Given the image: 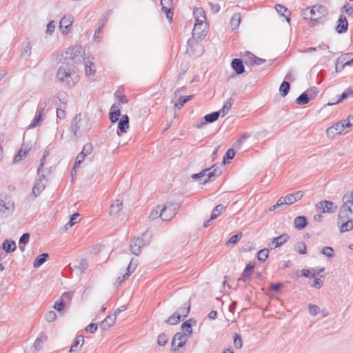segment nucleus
I'll use <instances>...</instances> for the list:
<instances>
[{"label": "nucleus", "instance_id": "obj_1", "mask_svg": "<svg viewBox=\"0 0 353 353\" xmlns=\"http://www.w3.org/2000/svg\"><path fill=\"white\" fill-rule=\"evenodd\" d=\"M79 80V75L69 62L63 63L58 68L56 74V81L63 87L71 89Z\"/></svg>", "mask_w": 353, "mask_h": 353}, {"label": "nucleus", "instance_id": "obj_2", "mask_svg": "<svg viewBox=\"0 0 353 353\" xmlns=\"http://www.w3.org/2000/svg\"><path fill=\"white\" fill-rule=\"evenodd\" d=\"M137 267V263L131 260L130 262L126 261L123 264L119 265L114 270V276L116 282L121 285L124 281L127 280L130 274L134 272Z\"/></svg>", "mask_w": 353, "mask_h": 353}, {"label": "nucleus", "instance_id": "obj_3", "mask_svg": "<svg viewBox=\"0 0 353 353\" xmlns=\"http://www.w3.org/2000/svg\"><path fill=\"white\" fill-rule=\"evenodd\" d=\"M90 128L91 124L88 119L81 115V114L76 115L71 123V132L76 137H81L88 132Z\"/></svg>", "mask_w": 353, "mask_h": 353}, {"label": "nucleus", "instance_id": "obj_4", "mask_svg": "<svg viewBox=\"0 0 353 353\" xmlns=\"http://www.w3.org/2000/svg\"><path fill=\"white\" fill-rule=\"evenodd\" d=\"M301 14L305 19L316 22L327 14V10L324 6L318 4L306 8L301 11Z\"/></svg>", "mask_w": 353, "mask_h": 353}, {"label": "nucleus", "instance_id": "obj_5", "mask_svg": "<svg viewBox=\"0 0 353 353\" xmlns=\"http://www.w3.org/2000/svg\"><path fill=\"white\" fill-rule=\"evenodd\" d=\"M150 239L151 236L148 232L141 234V236L134 237L130 245L131 252L135 255H139L141 249L150 243Z\"/></svg>", "mask_w": 353, "mask_h": 353}, {"label": "nucleus", "instance_id": "obj_6", "mask_svg": "<svg viewBox=\"0 0 353 353\" xmlns=\"http://www.w3.org/2000/svg\"><path fill=\"white\" fill-rule=\"evenodd\" d=\"M221 173V170L219 166L217 164H215L210 168L203 170L197 174H192V178L199 180L201 183H205L210 179L219 176Z\"/></svg>", "mask_w": 353, "mask_h": 353}, {"label": "nucleus", "instance_id": "obj_7", "mask_svg": "<svg viewBox=\"0 0 353 353\" xmlns=\"http://www.w3.org/2000/svg\"><path fill=\"white\" fill-rule=\"evenodd\" d=\"M14 210V203L11 196H0V215H10Z\"/></svg>", "mask_w": 353, "mask_h": 353}, {"label": "nucleus", "instance_id": "obj_8", "mask_svg": "<svg viewBox=\"0 0 353 353\" xmlns=\"http://www.w3.org/2000/svg\"><path fill=\"white\" fill-rule=\"evenodd\" d=\"M179 210V205L174 203H167L161 205V220L170 221L176 215Z\"/></svg>", "mask_w": 353, "mask_h": 353}, {"label": "nucleus", "instance_id": "obj_9", "mask_svg": "<svg viewBox=\"0 0 353 353\" xmlns=\"http://www.w3.org/2000/svg\"><path fill=\"white\" fill-rule=\"evenodd\" d=\"M188 339V337L186 333H176L172 341V350L176 352L179 348L183 347L187 342Z\"/></svg>", "mask_w": 353, "mask_h": 353}, {"label": "nucleus", "instance_id": "obj_10", "mask_svg": "<svg viewBox=\"0 0 353 353\" xmlns=\"http://www.w3.org/2000/svg\"><path fill=\"white\" fill-rule=\"evenodd\" d=\"M94 61V59L92 57H85L83 59L85 74L88 78L93 77L97 72Z\"/></svg>", "mask_w": 353, "mask_h": 353}, {"label": "nucleus", "instance_id": "obj_11", "mask_svg": "<svg viewBox=\"0 0 353 353\" xmlns=\"http://www.w3.org/2000/svg\"><path fill=\"white\" fill-rule=\"evenodd\" d=\"M46 183L47 179L44 175L40 176L39 178L35 181L32 191L33 199L39 196L40 194L46 188Z\"/></svg>", "mask_w": 353, "mask_h": 353}, {"label": "nucleus", "instance_id": "obj_12", "mask_svg": "<svg viewBox=\"0 0 353 353\" xmlns=\"http://www.w3.org/2000/svg\"><path fill=\"white\" fill-rule=\"evenodd\" d=\"M73 23V17L72 15H65L62 17L59 22V29L61 33L67 35L71 30Z\"/></svg>", "mask_w": 353, "mask_h": 353}, {"label": "nucleus", "instance_id": "obj_13", "mask_svg": "<svg viewBox=\"0 0 353 353\" xmlns=\"http://www.w3.org/2000/svg\"><path fill=\"white\" fill-rule=\"evenodd\" d=\"M316 208L319 211L323 213H333L337 209V206L332 201H322L316 204Z\"/></svg>", "mask_w": 353, "mask_h": 353}, {"label": "nucleus", "instance_id": "obj_14", "mask_svg": "<svg viewBox=\"0 0 353 353\" xmlns=\"http://www.w3.org/2000/svg\"><path fill=\"white\" fill-rule=\"evenodd\" d=\"M346 128L345 125V121H341L328 128L326 130L327 136L329 137H334L336 134H341L344 129Z\"/></svg>", "mask_w": 353, "mask_h": 353}, {"label": "nucleus", "instance_id": "obj_15", "mask_svg": "<svg viewBox=\"0 0 353 353\" xmlns=\"http://www.w3.org/2000/svg\"><path fill=\"white\" fill-rule=\"evenodd\" d=\"M194 17L195 19V24L194 25H201V26H208L206 22V16L205 13L202 8H196L194 10Z\"/></svg>", "mask_w": 353, "mask_h": 353}, {"label": "nucleus", "instance_id": "obj_16", "mask_svg": "<svg viewBox=\"0 0 353 353\" xmlns=\"http://www.w3.org/2000/svg\"><path fill=\"white\" fill-rule=\"evenodd\" d=\"M352 213L353 211L350 208V207H347L344 203H343L339 212L338 225L340 224L341 221H345L346 220H348Z\"/></svg>", "mask_w": 353, "mask_h": 353}, {"label": "nucleus", "instance_id": "obj_17", "mask_svg": "<svg viewBox=\"0 0 353 353\" xmlns=\"http://www.w3.org/2000/svg\"><path fill=\"white\" fill-rule=\"evenodd\" d=\"M32 54V44L30 39L26 38L22 43L21 57L23 59H28Z\"/></svg>", "mask_w": 353, "mask_h": 353}, {"label": "nucleus", "instance_id": "obj_18", "mask_svg": "<svg viewBox=\"0 0 353 353\" xmlns=\"http://www.w3.org/2000/svg\"><path fill=\"white\" fill-rule=\"evenodd\" d=\"M130 128L129 125V118L128 116L125 114L122 115L120 118L118 123V130L117 134L118 136H121V133H126Z\"/></svg>", "mask_w": 353, "mask_h": 353}, {"label": "nucleus", "instance_id": "obj_19", "mask_svg": "<svg viewBox=\"0 0 353 353\" xmlns=\"http://www.w3.org/2000/svg\"><path fill=\"white\" fill-rule=\"evenodd\" d=\"M208 26H201V25H194L192 30V37L197 40H202L207 34Z\"/></svg>", "mask_w": 353, "mask_h": 353}, {"label": "nucleus", "instance_id": "obj_20", "mask_svg": "<svg viewBox=\"0 0 353 353\" xmlns=\"http://www.w3.org/2000/svg\"><path fill=\"white\" fill-rule=\"evenodd\" d=\"M219 116H220V112H213L210 114H206L204 117L205 121H201L199 123H198L196 125V127L197 128H201L204 125H205L206 123H212V122L216 121L219 119Z\"/></svg>", "mask_w": 353, "mask_h": 353}, {"label": "nucleus", "instance_id": "obj_21", "mask_svg": "<svg viewBox=\"0 0 353 353\" xmlns=\"http://www.w3.org/2000/svg\"><path fill=\"white\" fill-rule=\"evenodd\" d=\"M348 54L341 57L336 63V70L337 72L341 71L345 66L353 65V58L350 60H346V57Z\"/></svg>", "mask_w": 353, "mask_h": 353}, {"label": "nucleus", "instance_id": "obj_22", "mask_svg": "<svg viewBox=\"0 0 353 353\" xmlns=\"http://www.w3.org/2000/svg\"><path fill=\"white\" fill-rule=\"evenodd\" d=\"M116 320L115 315H109L100 323V327L103 330H108L114 325Z\"/></svg>", "mask_w": 353, "mask_h": 353}, {"label": "nucleus", "instance_id": "obj_23", "mask_svg": "<svg viewBox=\"0 0 353 353\" xmlns=\"http://www.w3.org/2000/svg\"><path fill=\"white\" fill-rule=\"evenodd\" d=\"M348 22L346 18L343 16H340L337 21V26L336 27V31L339 33H343L347 30Z\"/></svg>", "mask_w": 353, "mask_h": 353}, {"label": "nucleus", "instance_id": "obj_24", "mask_svg": "<svg viewBox=\"0 0 353 353\" xmlns=\"http://www.w3.org/2000/svg\"><path fill=\"white\" fill-rule=\"evenodd\" d=\"M121 115L120 105L113 104L110 108V120L112 123H115L119 120Z\"/></svg>", "mask_w": 353, "mask_h": 353}, {"label": "nucleus", "instance_id": "obj_25", "mask_svg": "<svg viewBox=\"0 0 353 353\" xmlns=\"http://www.w3.org/2000/svg\"><path fill=\"white\" fill-rule=\"evenodd\" d=\"M29 150L30 148L28 147V145H25L24 144H23L21 150L18 152L17 154L14 158L13 163H18L19 162L24 159L26 157Z\"/></svg>", "mask_w": 353, "mask_h": 353}, {"label": "nucleus", "instance_id": "obj_26", "mask_svg": "<svg viewBox=\"0 0 353 353\" xmlns=\"http://www.w3.org/2000/svg\"><path fill=\"white\" fill-rule=\"evenodd\" d=\"M48 336L42 334L36 339L33 344V347L35 351H39L43 348V344L47 341Z\"/></svg>", "mask_w": 353, "mask_h": 353}, {"label": "nucleus", "instance_id": "obj_27", "mask_svg": "<svg viewBox=\"0 0 353 353\" xmlns=\"http://www.w3.org/2000/svg\"><path fill=\"white\" fill-rule=\"evenodd\" d=\"M231 66L237 74H241L244 72V65L242 61L239 59H233L231 63Z\"/></svg>", "mask_w": 353, "mask_h": 353}, {"label": "nucleus", "instance_id": "obj_28", "mask_svg": "<svg viewBox=\"0 0 353 353\" xmlns=\"http://www.w3.org/2000/svg\"><path fill=\"white\" fill-rule=\"evenodd\" d=\"M254 268V265L253 263H248L245 270H243L241 276L239 278V281H243V282H245L247 281V279L251 276L252 274V271Z\"/></svg>", "mask_w": 353, "mask_h": 353}, {"label": "nucleus", "instance_id": "obj_29", "mask_svg": "<svg viewBox=\"0 0 353 353\" xmlns=\"http://www.w3.org/2000/svg\"><path fill=\"white\" fill-rule=\"evenodd\" d=\"M122 202L119 200H115L110 207L109 213L110 215L117 214L122 209Z\"/></svg>", "mask_w": 353, "mask_h": 353}, {"label": "nucleus", "instance_id": "obj_30", "mask_svg": "<svg viewBox=\"0 0 353 353\" xmlns=\"http://www.w3.org/2000/svg\"><path fill=\"white\" fill-rule=\"evenodd\" d=\"M294 227L296 229L301 230L306 227L307 224V218L303 216H299L294 219Z\"/></svg>", "mask_w": 353, "mask_h": 353}, {"label": "nucleus", "instance_id": "obj_31", "mask_svg": "<svg viewBox=\"0 0 353 353\" xmlns=\"http://www.w3.org/2000/svg\"><path fill=\"white\" fill-rule=\"evenodd\" d=\"M289 239V236L287 234H283L278 237L274 238L272 241V244L274 245V248L282 245L284 243H285Z\"/></svg>", "mask_w": 353, "mask_h": 353}, {"label": "nucleus", "instance_id": "obj_32", "mask_svg": "<svg viewBox=\"0 0 353 353\" xmlns=\"http://www.w3.org/2000/svg\"><path fill=\"white\" fill-rule=\"evenodd\" d=\"M158 218L161 219V205H158L154 209H152L148 216V219L150 221H154Z\"/></svg>", "mask_w": 353, "mask_h": 353}, {"label": "nucleus", "instance_id": "obj_33", "mask_svg": "<svg viewBox=\"0 0 353 353\" xmlns=\"http://www.w3.org/2000/svg\"><path fill=\"white\" fill-rule=\"evenodd\" d=\"M190 303L187 301L181 307L177 309L176 313H178L181 318H185L190 312Z\"/></svg>", "mask_w": 353, "mask_h": 353}, {"label": "nucleus", "instance_id": "obj_34", "mask_svg": "<svg viewBox=\"0 0 353 353\" xmlns=\"http://www.w3.org/2000/svg\"><path fill=\"white\" fill-rule=\"evenodd\" d=\"M341 232H345L350 231L353 229V221L346 220L345 221H341L339 225Z\"/></svg>", "mask_w": 353, "mask_h": 353}, {"label": "nucleus", "instance_id": "obj_35", "mask_svg": "<svg viewBox=\"0 0 353 353\" xmlns=\"http://www.w3.org/2000/svg\"><path fill=\"white\" fill-rule=\"evenodd\" d=\"M343 203L353 211V191L347 192L343 197Z\"/></svg>", "mask_w": 353, "mask_h": 353}, {"label": "nucleus", "instance_id": "obj_36", "mask_svg": "<svg viewBox=\"0 0 353 353\" xmlns=\"http://www.w3.org/2000/svg\"><path fill=\"white\" fill-rule=\"evenodd\" d=\"M349 97H353V88H352L346 89L343 92V93L341 95L340 98L338 99L337 101H336L334 103H328L327 105H332L334 104H337V103H340L341 101H343V99H345Z\"/></svg>", "mask_w": 353, "mask_h": 353}, {"label": "nucleus", "instance_id": "obj_37", "mask_svg": "<svg viewBox=\"0 0 353 353\" xmlns=\"http://www.w3.org/2000/svg\"><path fill=\"white\" fill-rule=\"evenodd\" d=\"M2 248L6 252H12L14 251L16 249V243L14 241L6 240L3 243Z\"/></svg>", "mask_w": 353, "mask_h": 353}, {"label": "nucleus", "instance_id": "obj_38", "mask_svg": "<svg viewBox=\"0 0 353 353\" xmlns=\"http://www.w3.org/2000/svg\"><path fill=\"white\" fill-rule=\"evenodd\" d=\"M191 321L192 319H189L183 323L181 325V330L183 331L182 333H186L188 334V337L192 333Z\"/></svg>", "mask_w": 353, "mask_h": 353}, {"label": "nucleus", "instance_id": "obj_39", "mask_svg": "<svg viewBox=\"0 0 353 353\" xmlns=\"http://www.w3.org/2000/svg\"><path fill=\"white\" fill-rule=\"evenodd\" d=\"M48 257V254H42L37 256L34 261L33 266L36 268L40 267Z\"/></svg>", "mask_w": 353, "mask_h": 353}, {"label": "nucleus", "instance_id": "obj_40", "mask_svg": "<svg viewBox=\"0 0 353 353\" xmlns=\"http://www.w3.org/2000/svg\"><path fill=\"white\" fill-rule=\"evenodd\" d=\"M241 22V15L239 13H234L230 19V26L232 30L238 28Z\"/></svg>", "mask_w": 353, "mask_h": 353}, {"label": "nucleus", "instance_id": "obj_41", "mask_svg": "<svg viewBox=\"0 0 353 353\" xmlns=\"http://www.w3.org/2000/svg\"><path fill=\"white\" fill-rule=\"evenodd\" d=\"M43 114L37 113V115L34 117V118L32 119L31 123L29 125L28 128L32 129L37 126H39L41 125V121H43Z\"/></svg>", "mask_w": 353, "mask_h": 353}, {"label": "nucleus", "instance_id": "obj_42", "mask_svg": "<svg viewBox=\"0 0 353 353\" xmlns=\"http://www.w3.org/2000/svg\"><path fill=\"white\" fill-rule=\"evenodd\" d=\"M65 53L70 55V59H74L77 53H81V48L78 46L68 48L66 50Z\"/></svg>", "mask_w": 353, "mask_h": 353}, {"label": "nucleus", "instance_id": "obj_43", "mask_svg": "<svg viewBox=\"0 0 353 353\" xmlns=\"http://www.w3.org/2000/svg\"><path fill=\"white\" fill-rule=\"evenodd\" d=\"M225 210V207L221 205H217L215 208L212 210L211 214V220L216 219L219 215Z\"/></svg>", "mask_w": 353, "mask_h": 353}, {"label": "nucleus", "instance_id": "obj_44", "mask_svg": "<svg viewBox=\"0 0 353 353\" xmlns=\"http://www.w3.org/2000/svg\"><path fill=\"white\" fill-rule=\"evenodd\" d=\"M310 100V97H308L305 92H303L296 98V103L299 105H305L308 103Z\"/></svg>", "mask_w": 353, "mask_h": 353}, {"label": "nucleus", "instance_id": "obj_45", "mask_svg": "<svg viewBox=\"0 0 353 353\" xmlns=\"http://www.w3.org/2000/svg\"><path fill=\"white\" fill-rule=\"evenodd\" d=\"M181 319V316L178 313L174 312L173 315L167 319L166 323L170 325H176L179 323Z\"/></svg>", "mask_w": 353, "mask_h": 353}, {"label": "nucleus", "instance_id": "obj_46", "mask_svg": "<svg viewBox=\"0 0 353 353\" xmlns=\"http://www.w3.org/2000/svg\"><path fill=\"white\" fill-rule=\"evenodd\" d=\"M269 250L262 249L257 253V259L261 262H264L268 257Z\"/></svg>", "mask_w": 353, "mask_h": 353}, {"label": "nucleus", "instance_id": "obj_47", "mask_svg": "<svg viewBox=\"0 0 353 353\" xmlns=\"http://www.w3.org/2000/svg\"><path fill=\"white\" fill-rule=\"evenodd\" d=\"M290 85V83L287 81H283L280 85L279 91L280 94L282 97H285L288 93Z\"/></svg>", "mask_w": 353, "mask_h": 353}, {"label": "nucleus", "instance_id": "obj_48", "mask_svg": "<svg viewBox=\"0 0 353 353\" xmlns=\"http://www.w3.org/2000/svg\"><path fill=\"white\" fill-rule=\"evenodd\" d=\"M231 106L232 102L230 101V100L227 101L226 102H225L222 109L220 111H218V112H220V115L223 117L228 113L230 109L231 108Z\"/></svg>", "mask_w": 353, "mask_h": 353}, {"label": "nucleus", "instance_id": "obj_49", "mask_svg": "<svg viewBox=\"0 0 353 353\" xmlns=\"http://www.w3.org/2000/svg\"><path fill=\"white\" fill-rule=\"evenodd\" d=\"M191 96L181 97L179 99L178 102H176L174 105L175 108L177 109H180L182 106L184 105L185 103L191 99Z\"/></svg>", "mask_w": 353, "mask_h": 353}, {"label": "nucleus", "instance_id": "obj_50", "mask_svg": "<svg viewBox=\"0 0 353 353\" xmlns=\"http://www.w3.org/2000/svg\"><path fill=\"white\" fill-rule=\"evenodd\" d=\"M57 317V313L54 310L48 311L45 314L46 321L51 323L56 320Z\"/></svg>", "mask_w": 353, "mask_h": 353}, {"label": "nucleus", "instance_id": "obj_51", "mask_svg": "<svg viewBox=\"0 0 353 353\" xmlns=\"http://www.w3.org/2000/svg\"><path fill=\"white\" fill-rule=\"evenodd\" d=\"M296 250L301 254H306L307 247L304 242H299L295 245Z\"/></svg>", "mask_w": 353, "mask_h": 353}, {"label": "nucleus", "instance_id": "obj_52", "mask_svg": "<svg viewBox=\"0 0 353 353\" xmlns=\"http://www.w3.org/2000/svg\"><path fill=\"white\" fill-rule=\"evenodd\" d=\"M79 216V214L75 213L70 217V221L65 225L66 230L72 228L75 223H77V218Z\"/></svg>", "mask_w": 353, "mask_h": 353}, {"label": "nucleus", "instance_id": "obj_53", "mask_svg": "<svg viewBox=\"0 0 353 353\" xmlns=\"http://www.w3.org/2000/svg\"><path fill=\"white\" fill-rule=\"evenodd\" d=\"M307 307L309 313L313 316L317 315L321 311L320 307L316 305L309 304Z\"/></svg>", "mask_w": 353, "mask_h": 353}, {"label": "nucleus", "instance_id": "obj_54", "mask_svg": "<svg viewBox=\"0 0 353 353\" xmlns=\"http://www.w3.org/2000/svg\"><path fill=\"white\" fill-rule=\"evenodd\" d=\"M66 303H65L63 300H61L60 298L54 303V309L56 310L58 312H61L63 310V309L66 305Z\"/></svg>", "mask_w": 353, "mask_h": 353}, {"label": "nucleus", "instance_id": "obj_55", "mask_svg": "<svg viewBox=\"0 0 353 353\" xmlns=\"http://www.w3.org/2000/svg\"><path fill=\"white\" fill-rule=\"evenodd\" d=\"M55 27H56V24H55L54 21H53V20L50 21L47 25V28L46 30V34L47 35H52L53 34V32H54Z\"/></svg>", "mask_w": 353, "mask_h": 353}, {"label": "nucleus", "instance_id": "obj_56", "mask_svg": "<svg viewBox=\"0 0 353 353\" xmlns=\"http://www.w3.org/2000/svg\"><path fill=\"white\" fill-rule=\"evenodd\" d=\"M85 158V155L81 153H79L77 155V157L76 158L75 163H74V168L72 170V174H73L74 170L84 161Z\"/></svg>", "mask_w": 353, "mask_h": 353}, {"label": "nucleus", "instance_id": "obj_57", "mask_svg": "<svg viewBox=\"0 0 353 353\" xmlns=\"http://www.w3.org/2000/svg\"><path fill=\"white\" fill-rule=\"evenodd\" d=\"M242 237V232H239L235 235H233L230 238V239L226 242V245H228L230 243L235 244Z\"/></svg>", "mask_w": 353, "mask_h": 353}, {"label": "nucleus", "instance_id": "obj_58", "mask_svg": "<svg viewBox=\"0 0 353 353\" xmlns=\"http://www.w3.org/2000/svg\"><path fill=\"white\" fill-rule=\"evenodd\" d=\"M305 92L307 94L308 97H310V99L312 100L316 97L318 90L316 87H312L307 89Z\"/></svg>", "mask_w": 353, "mask_h": 353}, {"label": "nucleus", "instance_id": "obj_59", "mask_svg": "<svg viewBox=\"0 0 353 353\" xmlns=\"http://www.w3.org/2000/svg\"><path fill=\"white\" fill-rule=\"evenodd\" d=\"M168 341V338L164 333H162L159 335L157 339V343L160 346H164Z\"/></svg>", "mask_w": 353, "mask_h": 353}, {"label": "nucleus", "instance_id": "obj_60", "mask_svg": "<svg viewBox=\"0 0 353 353\" xmlns=\"http://www.w3.org/2000/svg\"><path fill=\"white\" fill-rule=\"evenodd\" d=\"M281 198L285 205H291L296 202L292 194H288Z\"/></svg>", "mask_w": 353, "mask_h": 353}, {"label": "nucleus", "instance_id": "obj_61", "mask_svg": "<svg viewBox=\"0 0 353 353\" xmlns=\"http://www.w3.org/2000/svg\"><path fill=\"white\" fill-rule=\"evenodd\" d=\"M234 345L237 349H241L243 345L242 339L241 335L236 334L234 337Z\"/></svg>", "mask_w": 353, "mask_h": 353}, {"label": "nucleus", "instance_id": "obj_62", "mask_svg": "<svg viewBox=\"0 0 353 353\" xmlns=\"http://www.w3.org/2000/svg\"><path fill=\"white\" fill-rule=\"evenodd\" d=\"M162 11H163L165 14L167 19L171 21H172L173 12L171 11V7L168 6H161Z\"/></svg>", "mask_w": 353, "mask_h": 353}, {"label": "nucleus", "instance_id": "obj_63", "mask_svg": "<svg viewBox=\"0 0 353 353\" xmlns=\"http://www.w3.org/2000/svg\"><path fill=\"white\" fill-rule=\"evenodd\" d=\"M321 253L327 257H332L334 256V250L331 247H324L322 249Z\"/></svg>", "mask_w": 353, "mask_h": 353}, {"label": "nucleus", "instance_id": "obj_64", "mask_svg": "<svg viewBox=\"0 0 353 353\" xmlns=\"http://www.w3.org/2000/svg\"><path fill=\"white\" fill-rule=\"evenodd\" d=\"M72 298V293L71 292H65L62 294L61 297L60 298L61 300H63L66 304H68L71 299Z\"/></svg>", "mask_w": 353, "mask_h": 353}]
</instances>
